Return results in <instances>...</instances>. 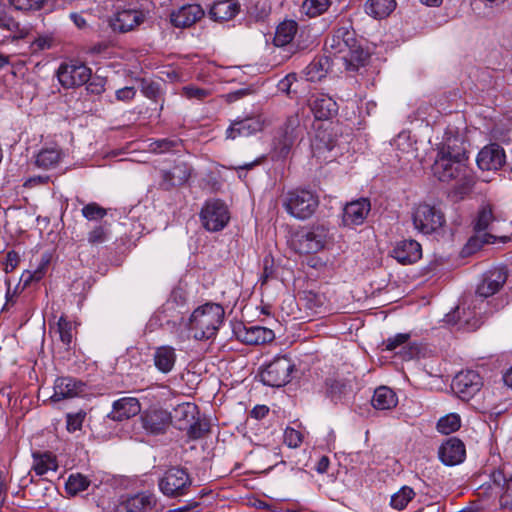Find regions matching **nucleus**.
Masks as SVG:
<instances>
[{
    "instance_id": "1a4fd4ad",
    "label": "nucleus",
    "mask_w": 512,
    "mask_h": 512,
    "mask_svg": "<svg viewBox=\"0 0 512 512\" xmlns=\"http://www.w3.org/2000/svg\"><path fill=\"white\" fill-rule=\"evenodd\" d=\"M328 239L329 229L326 226H312L298 236L297 250L301 254L317 253L325 247Z\"/></svg>"
},
{
    "instance_id": "69168bd1",
    "label": "nucleus",
    "mask_w": 512,
    "mask_h": 512,
    "mask_svg": "<svg viewBox=\"0 0 512 512\" xmlns=\"http://www.w3.org/2000/svg\"><path fill=\"white\" fill-rule=\"evenodd\" d=\"M49 263V258H45L42 260L41 266L36 269L33 273L27 271L28 277L25 279V284H28L31 281H39L44 276V269Z\"/></svg>"
},
{
    "instance_id": "a211bd4d",
    "label": "nucleus",
    "mask_w": 512,
    "mask_h": 512,
    "mask_svg": "<svg viewBox=\"0 0 512 512\" xmlns=\"http://www.w3.org/2000/svg\"><path fill=\"white\" fill-rule=\"evenodd\" d=\"M142 426L146 432L154 435L163 434L169 427L172 416L165 410L155 409L141 416Z\"/></svg>"
},
{
    "instance_id": "cd10ccee",
    "label": "nucleus",
    "mask_w": 512,
    "mask_h": 512,
    "mask_svg": "<svg viewBox=\"0 0 512 512\" xmlns=\"http://www.w3.org/2000/svg\"><path fill=\"white\" fill-rule=\"evenodd\" d=\"M327 395L335 403L342 402L353 394L351 379H328L326 381Z\"/></svg>"
},
{
    "instance_id": "09e8293b",
    "label": "nucleus",
    "mask_w": 512,
    "mask_h": 512,
    "mask_svg": "<svg viewBox=\"0 0 512 512\" xmlns=\"http://www.w3.org/2000/svg\"><path fill=\"white\" fill-rule=\"evenodd\" d=\"M73 324L65 316H61L57 322V331L61 342L69 348L73 341Z\"/></svg>"
},
{
    "instance_id": "13d9d810",
    "label": "nucleus",
    "mask_w": 512,
    "mask_h": 512,
    "mask_svg": "<svg viewBox=\"0 0 512 512\" xmlns=\"http://www.w3.org/2000/svg\"><path fill=\"white\" fill-rule=\"evenodd\" d=\"M0 28L10 32H19L20 24L10 17L5 11L0 10Z\"/></svg>"
},
{
    "instance_id": "4be33fe9",
    "label": "nucleus",
    "mask_w": 512,
    "mask_h": 512,
    "mask_svg": "<svg viewBox=\"0 0 512 512\" xmlns=\"http://www.w3.org/2000/svg\"><path fill=\"white\" fill-rule=\"evenodd\" d=\"M237 338L248 345H262L274 340V332L262 326H242L236 330Z\"/></svg>"
},
{
    "instance_id": "39448f33",
    "label": "nucleus",
    "mask_w": 512,
    "mask_h": 512,
    "mask_svg": "<svg viewBox=\"0 0 512 512\" xmlns=\"http://www.w3.org/2000/svg\"><path fill=\"white\" fill-rule=\"evenodd\" d=\"M295 364L287 356H278L270 361L260 372L262 383L270 387H282L290 382Z\"/></svg>"
},
{
    "instance_id": "37998d69",
    "label": "nucleus",
    "mask_w": 512,
    "mask_h": 512,
    "mask_svg": "<svg viewBox=\"0 0 512 512\" xmlns=\"http://www.w3.org/2000/svg\"><path fill=\"white\" fill-rule=\"evenodd\" d=\"M461 426L460 416L456 413H450L441 417L437 422V430L442 434H451L457 431Z\"/></svg>"
},
{
    "instance_id": "864d4df0",
    "label": "nucleus",
    "mask_w": 512,
    "mask_h": 512,
    "mask_svg": "<svg viewBox=\"0 0 512 512\" xmlns=\"http://www.w3.org/2000/svg\"><path fill=\"white\" fill-rule=\"evenodd\" d=\"M182 94L188 99L204 100L210 95V91L207 89L189 85L183 87Z\"/></svg>"
},
{
    "instance_id": "5701e85b",
    "label": "nucleus",
    "mask_w": 512,
    "mask_h": 512,
    "mask_svg": "<svg viewBox=\"0 0 512 512\" xmlns=\"http://www.w3.org/2000/svg\"><path fill=\"white\" fill-rule=\"evenodd\" d=\"M204 16V10L198 4L183 5L170 14V21L177 28H187L194 25Z\"/></svg>"
},
{
    "instance_id": "338daca9",
    "label": "nucleus",
    "mask_w": 512,
    "mask_h": 512,
    "mask_svg": "<svg viewBox=\"0 0 512 512\" xmlns=\"http://www.w3.org/2000/svg\"><path fill=\"white\" fill-rule=\"evenodd\" d=\"M135 95L136 90L131 86L120 88L115 93L116 99L119 101H130L135 97Z\"/></svg>"
},
{
    "instance_id": "473e14b6",
    "label": "nucleus",
    "mask_w": 512,
    "mask_h": 512,
    "mask_svg": "<svg viewBox=\"0 0 512 512\" xmlns=\"http://www.w3.org/2000/svg\"><path fill=\"white\" fill-rule=\"evenodd\" d=\"M371 403L377 410H390L396 407L398 399L392 389L381 386L375 389Z\"/></svg>"
},
{
    "instance_id": "a18cd8bd",
    "label": "nucleus",
    "mask_w": 512,
    "mask_h": 512,
    "mask_svg": "<svg viewBox=\"0 0 512 512\" xmlns=\"http://www.w3.org/2000/svg\"><path fill=\"white\" fill-rule=\"evenodd\" d=\"M182 142L179 139H159L150 143L149 149L153 153H167L171 151H177L181 146Z\"/></svg>"
},
{
    "instance_id": "c85d7f7f",
    "label": "nucleus",
    "mask_w": 512,
    "mask_h": 512,
    "mask_svg": "<svg viewBox=\"0 0 512 512\" xmlns=\"http://www.w3.org/2000/svg\"><path fill=\"white\" fill-rule=\"evenodd\" d=\"M176 352L171 346L157 347L153 354L154 365L158 371L167 374L171 372L176 362Z\"/></svg>"
},
{
    "instance_id": "f3484780",
    "label": "nucleus",
    "mask_w": 512,
    "mask_h": 512,
    "mask_svg": "<svg viewBox=\"0 0 512 512\" xmlns=\"http://www.w3.org/2000/svg\"><path fill=\"white\" fill-rule=\"evenodd\" d=\"M85 384L71 377H60L55 380L54 393L50 397L52 402L71 399L84 392Z\"/></svg>"
},
{
    "instance_id": "0eeeda50",
    "label": "nucleus",
    "mask_w": 512,
    "mask_h": 512,
    "mask_svg": "<svg viewBox=\"0 0 512 512\" xmlns=\"http://www.w3.org/2000/svg\"><path fill=\"white\" fill-rule=\"evenodd\" d=\"M229 219L228 207L220 200L207 201L200 212L201 224L210 232H218L224 229Z\"/></svg>"
},
{
    "instance_id": "dca6fc26",
    "label": "nucleus",
    "mask_w": 512,
    "mask_h": 512,
    "mask_svg": "<svg viewBox=\"0 0 512 512\" xmlns=\"http://www.w3.org/2000/svg\"><path fill=\"white\" fill-rule=\"evenodd\" d=\"M145 18V14L137 9H123L117 11L110 20V26L114 31L121 33L128 32L140 25Z\"/></svg>"
},
{
    "instance_id": "393cba45",
    "label": "nucleus",
    "mask_w": 512,
    "mask_h": 512,
    "mask_svg": "<svg viewBox=\"0 0 512 512\" xmlns=\"http://www.w3.org/2000/svg\"><path fill=\"white\" fill-rule=\"evenodd\" d=\"M310 107L317 120H328L338 112L336 101L327 94H315L310 99Z\"/></svg>"
},
{
    "instance_id": "2f4dec72",
    "label": "nucleus",
    "mask_w": 512,
    "mask_h": 512,
    "mask_svg": "<svg viewBox=\"0 0 512 512\" xmlns=\"http://www.w3.org/2000/svg\"><path fill=\"white\" fill-rule=\"evenodd\" d=\"M199 414L198 408L195 404L192 403H182L179 404L174 409V415L172 418L174 419V425L179 430H186L187 426H189L190 422L195 420V417Z\"/></svg>"
},
{
    "instance_id": "4c0bfd02",
    "label": "nucleus",
    "mask_w": 512,
    "mask_h": 512,
    "mask_svg": "<svg viewBox=\"0 0 512 512\" xmlns=\"http://www.w3.org/2000/svg\"><path fill=\"white\" fill-rule=\"evenodd\" d=\"M454 180L456 181V184L453 188V194L458 199H463L464 196L468 195L472 191L476 182L473 172L468 167L466 168V171H463V173L457 176Z\"/></svg>"
},
{
    "instance_id": "6e6552de",
    "label": "nucleus",
    "mask_w": 512,
    "mask_h": 512,
    "mask_svg": "<svg viewBox=\"0 0 512 512\" xmlns=\"http://www.w3.org/2000/svg\"><path fill=\"white\" fill-rule=\"evenodd\" d=\"M57 78L64 88L81 86L91 78V69L80 62L63 63L57 70Z\"/></svg>"
},
{
    "instance_id": "f704fd0d",
    "label": "nucleus",
    "mask_w": 512,
    "mask_h": 512,
    "mask_svg": "<svg viewBox=\"0 0 512 512\" xmlns=\"http://www.w3.org/2000/svg\"><path fill=\"white\" fill-rule=\"evenodd\" d=\"M32 469L39 476L46 474L48 471H56L58 464L56 458L51 453H33Z\"/></svg>"
},
{
    "instance_id": "7c9ffc66",
    "label": "nucleus",
    "mask_w": 512,
    "mask_h": 512,
    "mask_svg": "<svg viewBox=\"0 0 512 512\" xmlns=\"http://www.w3.org/2000/svg\"><path fill=\"white\" fill-rule=\"evenodd\" d=\"M340 58L343 60L345 67L349 71H357L360 67L364 66L368 59L369 53L365 51L358 42L354 47L345 51Z\"/></svg>"
},
{
    "instance_id": "9b49d317",
    "label": "nucleus",
    "mask_w": 512,
    "mask_h": 512,
    "mask_svg": "<svg viewBox=\"0 0 512 512\" xmlns=\"http://www.w3.org/2000/svg\"><path fill=\"white\" fill-rule=\"evenodd\" d=\"M483 385L481 376L473 370L458 373L452 381V390L462 400L468 401Z\"/></svg>"
},
{
    "instance_id": "72a5a7b5",
    "label": "nucleus",
    "mask_w": 512,
    "mask_h": 512,
    "mask_svg": "<svg viewBox=\"0 0 512 512\" xmlns=\"http://www.w3.org/2000/svg\"><path fill=\"white\" fill-rule=\"evenodd\" d=\"M395 7V0H368L365 4V11L368 15L381 19L390 15Z\"/></svg>"
},
{
    "instance_id": "3c124183",
    "label": "nucleus",
    "mask_w": 512,
    "mask_h": 512,
    "mask_svg": "<svg viewBox=\"0 0 512 512\" xmlns=\"http://www.w3.org/2000/svg\"><path fill=\"white\" fill-rule=\"evenodd\" d=\"M246 10L252 17L263 18L269 12L268 0H247Z\"/></svg>"
},
{
    "instance_id": "6e6d98bb",
    "label": "nucleus",
    "mask_w": 512,
    "mask_h": 512,
    "mask_svg": "<svg viewBox=\"0 0 512 512\" xmlns=\"http://www.w3.org/2000/svg\"><path fill=\"white\" fill-rule=\"evenodd\" d=\"M44 0H9V3L17 10H38Z\"/></svg>"
},
{
    "instance_id": "4d7b16f0",
    "label": "nucleus",
    "mask_w": 512,
    "mask_h": 512,
    "mask_svg": "<svg viewBox=\"0 0 512 512\" xmlns=\"http://www.w3.org/2000/svg\"><path fill=\"white\" fill-rule=\"evenodd\" d=\"M410 338V335L407 333H399L393 337H389L387 340L383 342L385 346V350L393 351L400 345L406 343Z\"/></svg>"
},
{
    "instance_id": "79ce46f5",
    "label": "nucleus",
    "mask_w": 512,
    "mask_h": 512,
    "mask_svg": "<svg viewBox=\"0 0 512 512\" xmlns=\"http://www.w3.org/2000/svg\"><path fill=\"white\" fill-rule=\"evenodd\" d=\"M91 485V481L82 474H71L66 482V491L70 495H76L86 490Z\"/></svg>"
},
{
    "instance_id": "f8f14e48",
    "label": "nucleus",
    "mask_w": 512,
    "mask_h": 512,
    "mask_svg": "<svg viewBox=\"0 0 512 512\" xmlns=\"http://www.w3.org/2000/svg\"><path fill=\"white\" fill-rule=\"evenodd\" d=\"M371 211L368 198H359L348 202L342 211L341 224L344 227L354 228L362 225Z\"/></svg>"
},
{
    "instance_id": "c03bdc74",
    "label": "nucleus",
    "mask_w": 512,
    "mask_h": 512,
    "mask_svg": "<svg viewBox=\"0 0 512 512\" xmlns=\"http://www.w3.org/2000/svg\"><path fill=\"white\" fill-rule=\"evenodd\" d=\"M330 5V0H305L302 4V11L310 18L317 17L326 12Z\"/></svg>"
},
{
    "instance_id": "f03ea898",
    "label": "nucleus",
    "mask_w": 512,
    "mask_h": 512,
    "mask_svg": "<svg viewBox=\"0 0 512 512\" xmlns=\"http://www.w3.org/2000/svg\"><path fill=\"white\" fill-rule=\"evenodd\" d=\"M468 156L463 147L455 144H444L437 153L432 165L433 175L441 182H451L456 179L468 167Z\"/></svg>"
},
{
    "instance_id": "bb28decb",
    "label": "nucleus",
    "mask_w": 512,
    "mask_h": 512,
    "mask_svg": "<svg viewBox=\"0 0 512 512\" xmlns=\"http://www.w3.org/2000/svg\"><path fill=\"white\" fill-rule=\"evenodd\" d=\"M262 130V123L256 118H246L234 121L226 131L228 139H236L237 137H248Z\"/></svg>"
},
{
    "instance_id": "e433bc0d",
    "label": "nucleus",
    "mask_w": 512,
    "mask_h": 512,
    "mask_svg": "<svg viewBox=\"0 0 512 512\" xmlns=\"http://www.w3.org/2000/svg\"><path fill=\"white\" fill-rule=\"evenodd\" d=\"M110 238L111 225L107 221L94 225L87 233V241L93 247L106 243Z\"/></svg>"
},
{
    "instance_id": "c9c22d12",
    "label": "nucleus",
    "mask_w": 512,
    "mask_h": 512,
    "mask_svg": "<svg viewBox=\"0 0 512 512\" xmlns=\"http://www.w3.org/2000/svg\"><path fill=\"white\" fill-rule=\"evenodd\" d=\"M298 24L294 20H287L280 23L276 29L274 44L285 46L289 44L297 33Z\"/></svg>"
},
{
    "instance_id": "0e129e2a",
    "label": "nucleus",
    "mask_w": 512,
    "mask_h": 512,
    "mask_svg": "<svg viewBox=\"0 0 512 512\" xmlns=\"http://www.w3.org/2000/svg\"><path fill=\"white\" fill-rule=\"evenodd\" d=\"M306 75L311 81H315L316 79L323 77L324 74L320 61L311 62L306 68Z\"/></svg>"
},
{
    "instance_id": "de8ad7c7",
    "label": "nucleus",
    "mask_w": 512,
    "mask_h": 512,
    "mask_svg": "<svg viewBox=\"0 0 512 512\" xmlns=\"http://www.w3.org/2000/svg\"><path fill=\"white\" fill-rule=\"evenodd\" d=\"M186 430L189 438L200 439L209 432L210 424L206 419H201L196 416L195 420L189 423Z\"/></svg>"
},
{
    "instance_id": "8fccbe9b",
    "label": "nucleus",
    "mask_w": 512,
    "mask_h": 512,
    "mask_svg": "<svg viewBox=\"0 0 512 512\" xmlns=\"http://www.w3.org/2000/svg\"><path fill=\"white\" fill-rule=\"evenodd\" d=\"M81 213L88 221H96L103 219L107 215V209L96 202H90L83 206Z\"/></svg>"
},
{
    "instance_id": "7ed1b4c3",
    "label": "nucleus",
    "mask_w": 512,
    "mask_h": 512,
    "mask_svg": "<svg viewBox=\"0 0 512 512\" xmlns=\"http://www.w3.org/2000/svg\"><path fill=\"white\" fill-rule=\"evenodd\" d=\"M282 206L294 218L306 220L310 218L319 206L318 195L308 189H291L282 196Z\"/></svg>"
},
{
    "instance_id": "c756f323",
    "label": "nucleus",
    "mask_w": 512,
    "mask_h": 512,
    "mask_svg": "<svg viewBox=\"0 0 512 512\" xmlns=\"http://www.w3.org/2000/svg\"><path fill=\"white\" fill-rule=\"evenodd\" d=\"M301 132L300 119L297 114L289 116L282 128L280 142L282 143V152H288L293 143L297 140Z\"/></svg>"
},
{
    "instance_id": "bf43d9fd",
    "label": "nucleus",
    "mask_w": 512,
    "mask_h": 512,
    "mask_svg": "<svg viewBox=\"0 0 512 512\" xmlns=\"http://www.w3.org/2000/svg\"><path fill=\"white\" fill-rule=\"evenodd\" d=\"M85 413L79 412L76 414H68L67 415V430L69 432H75L80 430L82 427V423L85 418Z\"/></svg>"
},
{
    "instance_id": "ea45409f",
    "label": "nucleus",
    "mask_w": 512,
    "mask_h": 512,
    "mask_svg": "<svg viewBox=\"0 0 512 512\" xmlns=\"http://www.w3.org/2000/svg\"><path fill=\"white\" fill-rule=\"evenodd\" d=\"M495 220L496 217L493 214L491 205H483L478 211L477 218L474 224V229L478 233L491 229V225Z\"/></svg>"
},
{
    "instance_id": "ddd939ff",
    "label": "nucleus",
    "mask_w": 512,
    "mask_h": 512,
    "mask_svg": "<svg viewBox=\"0 0 512 512\" xmlns=\"http://www.w3.org/2000/svg\"><path fill=\"white\" fill-rule=\"evenodd\" d=\"M356 33L354 29L349 26H341L334 30L333 34L325 41V49L333 55H342L351 47H354Z\"/></svg>"
},
{
    "instance_id": "603ef678",
    "label": "nucleus",
    "mask_w": 512,
    "mask_h": 512,
    "mask_svg": "<svg viewBox=\"0 0 512 512\" xmlns=\"http://www.w3.org/2000/svg\"><path fill=\"white\" fill-rule=\"evenodd\" d=\"M69 17L79 29H86L95 21V16L90 9L81 12H72Z\"/></svg>"
},
{
    "instance_id": "423d86ee",
    "label": "nucleus",
    "mask_w": 512,
    "mask_h": 512,
    "mask_svg": "<svg viewBox=\"0 0 512 512\" xmlns=\"http://www.w3.org/2000/svg\"><path fill=\"white\" fill-rule=\"evenodd\" d=\"M446 222L444 213L436 206L420 203L413 212L414 227L424 234H431Z\"/></svg>"
},
{
    "instance_id": "a19ab883",
    "label": "nucleus",
    "mask_w": 512,
    "mask_h": 512,
    "mask_svg": "<svg viewBox=\"0 0 512 512\" xmlns=\"http://www.w3.org/2000/svg\"><path fill=\"white\" fill-rule=\"evenodd\" d=\"M61 158L60 151L55 148L42 149L36 157V165L44 169L55 167Z\"/></svg>"
},
{
    "instance_id": "4468645a",
    "label": "nucleus",
    "mask_w": 512,
    "mask_h": 512,
    "mask_svg": "<svg viewBox=\"0 0 512 512\" xmlns=\"http://www.w3.org/2000/svg\"><path fill=\"white\" fill-rule=\"evenodd\" d=\"M157 504V497L153 493L141 492L122 500L115 512H154Z\"/></svg>"
},
{
    "instance_id": "49530a36",
    "label": "nucleus",
    "mask_w": 512,
    "mask_h": 512,
    "mask_svg": "<svg viewBox=\"0 0 512 512\" xmlns=\"http://www.w3.org/2000/svg\"><path fill=\"white\" fill-rule=\"evenodd\" d=\"M415 492L411 487L404 486L391 497V506L395 509L402 510L414 498Z\"/></svg>"
},
{
    "instance_id": "f257e3e1",
    "label": "nucleus",
    "mask_w": 512,
    "mask_h": 512,
    "mask_svg": "<svg viewBox=\"0 0 512 512\" xmlns=\"http://www.w3.org/2000/svg\"><path fill=\"white\" fill-rule=\"evenodd\" d=\"M225 310L221 304L207 302L191 313L186 328L194 340H213L224 324Z\"/></svg>"
},
{
    "instance_id": "412c9836",
    "label": "nucleus",
    "mask_w": 512,
    "mask_h": 512,
    "mask_svg": "<svg viewBox=\"0 0 512 512\" xmlns=\"http://www.w3.org/2000/svg\"><path fill=\"white\" fill-rule=\"evenodd\" d=\"M141 411V404L135 397H123L113 402L112 410L107 417L121 422L136 416Z\"/></svg>"
},
{
    "instance_id": "b1692460",
    "label": "nucleus",
    "mask_w": 512,
    "mask_h": 512,
    "mask_svg": "<svg viewBox=\"0 0 512 512\" xmlns=\"http://www.w3.org/2000/svg\"><path fill=\"white\" fill-rule=\"evenodd\" d=\"M438 455L447 466L460 464L466 456L465 445L457 438H450L440 446Z\"/></svg>"
},
{
    "instance_id": "a878e982",
    "label": "nucleus",
    "mask_w": 512,
    "mask_h": 512,
    "mask_svg": "<svg viewBox=\"0 0 512 512\" xmlns=\"http://www.w3.org/2000/svg\"><path fill=\"white\" fill-rule=\"evenodd\" d=\"M240 8L237 0H218L210 7L209 15L214 21H229L240 12Z\"/></svg>"
},
{
    "instance_id": "052dcab7",
    "label": "nucleus",
    "mask_w": 512,
    "mask_h": 512,
    "mask_svg": "<svg viewBox=\"0 0 512 512\" xmlns=\"http://www.w3.org/2000/svg\"><path fill=\"white\" fill-rule=\"evenodd\" d=\"M297 80V75L295 73H290L288 75H286L284 78H282L278 84H277V89L278 91L286 94V95H290L292 90H291V87L293 85V83H295Z\"/></svg>"
},
{
    "instance_id": "20e7f679",
    "label": "nucleus",
    "mask_w": 512,
    "mask_h": 512,
    "mask_svg": "<svg viewBox=\"0 0 512 512\" xmlns=\"http://www.w3.org/2000/svg\"><path fill=\"white\" fill-rule=\"evenodd\" d=\"M191 485L188 471L180 466L169 467L158 481L159 490L167 497L185 495Z\"/></svg>"
},
{
    "instance_id": "680f3d73",
    "label": "nucleus",
    "mask_w": 512,
    "mask_h": 512,
    "mask_svg": "<svg viewBox=\"0 0 512 512\" xmlns=\"http://www.w3.org/2000/svg\"><path fill=\"white\" fill-rule=\"evenodd\" d=\"M20 263V255L11 250L6 255V261L4 263V271L5 273H11Z\"/></svg>"
},
{
    "instance_id": "9d476101",
    "label": "nucleus",
    "mask_w": 512,
    "mask_h": 512,
    "mask_svg": "<svg viewBox=\"0 0 512 512\" xmlns=\"http://www.w3.org/2000/svg\"><path fill=\"white\" fill-rule=\"evenodd\" d=\"M508 278V271L505 267H493L483 273L476 288V295L481 298H488L498 293Z\"/></svg>"
},
{
    "instance_id": "2eb2a0df",
    "label": "nucleus",
    "mask_w": 512,
    "mask_h": 512,
    "mask_svg": "<svg viewBox=\"0 0 512 512\" xmlns=\"http://www.w3.org/2000/svg\"><path fill=\"white\" fill-rule=\"evenodd\" d=\"M505 151L496 143L483 147L477 155V165L481 170H498L505 163Z\"/></svg>"
},
{
    "instance_id": "e2e57ef3",
    "label": "nucleus",
    "mask_w": 512,
    "mask_h": 512,
    "mask_svg": "<svg viewBox=\"0 0 512 512\" xmlns=\"http://www.w3.org/2000/svg\"><path fill=\"white\" fill-rule=\"evenodd\" d=\"M86 90L94 95H100L105 90V82L101 78L89 79L86 83Z\"/></svg>"
},
{
    "instance_id": "aec40b11",
    "label": "nucleus",
    "mask_w": 512,
    "mask_h": 512,
    "mask_svg": "<svg viewBox=\"0 0 512 512\" xmlns=\"http://www.w3.org/2000/svg\"><path fill=\"white\" fill-rule=\"evenodd\" d=\"M391 253L399 263L408 265L422 257V248L416 240L405 239L397 242Z\"/></svg>"
},
{
    "instance_id": "6ab92c4d",
    "label": "nucleus",
    "mask_w": 512,
    "mask_h": 512,
    "mask_svg": "<svg viewBox=\"0 0 512 512\" xmlns=\"http://www.w3.org/2000/svg\"><path fill=\"white\" fill-rule=\"evenodd\" d=\"M191 176V168L187 163L176 164L171 170L161 171L159 186L163 190H171L174 187L185 184Z\"/></svg>"
},
{
    "instance_id": "774afa93",
    "label": "nucleus",
    "mask_w": 512,
    "mask_h": 512,
    "mask_svg": "<svg viewBox=\"0 0 512 512\" xmlns=\"http://www.w3.org/2000/svg\"><path fill=\"white\" fill-rule=\"evenodd\" d=\"M34 51L50 49L52 47V38L49 36H39L32 42Z\"/></svg>"
},
{
    "instance_id": "58836bf2",
    "label": "nucleus",
    "mask_w": 512,
    "mask_h": 512,
    "mask_svg": "<svg viewBox=\"0 0 512 512\" xmlns=\"http://www.w3.org/2000/svg\"><path fill=\"white\" fill-rule=\"evenodd\" d=\"M494 481L500 484L503 481L504 492L500 497V505L502 508H512V474L506 477L502 471L493 474Z\"/></svg>"
},
{
    "instance_id": "5fc2aeb1",
    "label": "nucleus",
    "mask_w": 512,
    "mask_h": 512,
    "mask_svg": "<svg viewBox=\"0 0 512 512\" xmlns=\"http://www.w3.org/2000/svg\"><path fill=\"white\" fill-rule=\"evenodd\" d=\"M303 441V436L301 432L293 429V428H286L284 432V442L287 444L290 448H297L301 445Z\"/></svg>"
}]
</instances>
